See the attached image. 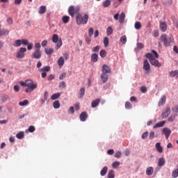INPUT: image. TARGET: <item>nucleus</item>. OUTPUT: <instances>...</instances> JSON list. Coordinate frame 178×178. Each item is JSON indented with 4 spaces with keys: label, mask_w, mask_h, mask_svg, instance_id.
I'll return each instance as SVG.
<instances>
[{
    "label": "nucleus",
    "mask_w": 178,
    "mask_h": 178,
    "mask_svg": "<svg viewBox=\"0 0 178 178\" xmlns=\"http://www.w3.org/2000/svg\"><path fill=\"white\" fill-rule=\"evenodd\" d=\"M76 24H87L88 23V15L85 14L83 16L81 14H77L76 16Z\"/></svg>",
    "instance_id": "f257e3e1"
},
{
    "label": "nucleus",
    "mask_w": 178,
    "mask_h": 178,
    "mask_svg": "<svg viewBox=\"0 0 178 178\" xmlns=\"http://www.w3.org/2000/svg\"><path fill=\"white\" fill-rule=\"evenodd\" d=\"M145 58H147V59H149V63L152 65V66H156V67H161V66H162L161 63H159L158 60L154 58V56L152 55V54L151 53L146 54Z\"/></svg>",
    "instance_id": "f03ea898"
},
{
    "label": "nucleus",
    "mask_w": 178,
    "mask_h": 178,
    "mask_svg": "<svg viewBox=\"0 0 178 178\" xmlns=\"http://www.w3.org/2000/svg\"><path fill=\"white\" fill-rule=\"evenodd\" d=\"M26 87H28L25 90L26 92H31V91H33V90L37 88L38 85L37 83H35L33 80L27 79L26 80Z\"/></svg>",
    "instance_id": "7ed1b4c3"
},
{
    "label": "nucleus",
    "mask_w": 178,
    "mask_h": 178,
    "mask_svg": "<svg viewBox=\"0 0 178 178\" xmlns=\"http://www.w3.org/2000/svg\"><path fill=\"white\" fill-rule=\"evenodd\" d=\"M52 42L56 44V49H59L62 47V39H59V36L57 34H54L51 38Z\"/></svg>",
    "instance_id": "20e7f679"
},
{
    "label": "nucleus",
    "mask_w": 178,
    "mask_h": 178,
    "mask_svg": "<svg viewBox=\"0 0 178 178\" xmlns=\"http://www.w3.org/2000/svg\"><path fill=\"white\" fill-rule=\"evenodd\" d=\"M80 12V7L70 6L68 8V13L71 17H74V15H77Z\"/></svg>",
    "instance_id": "39448f33"
},
{
    "label": "nucleus",
    "mask_w": 178,
    "mask_h": 178,
    "mask_svg": "<svg viewBox=\"0 0 178 178\" xmlns=\"http://www.w3.org/2000/svg\"><path fill=\"white\" fill-rule=\"evenodd\" d=\"M161 40L163 42L164 46L170 47V44L172 43V38H168L166 35H161Z\"/></svg>",
    "instance_id": "423d86ee"
},
{
    "label": "nucleus",
    "mask_w": 178,
    "mask_h": 178,
    "mask_svg": "<svg viewBox=\"0 0 178 178\" xmlns=\"http://www.w3.org/2000/svg\"><path fill=\"white\" fill-rule=\"evenodd\" d=\"M24 52H27L26 47H21L20 49L17 52L16 58L18 59H23L24 58Z\"/></svg>",
    "instance_id": "0eeeda50"
},
{
    "label": "nucleus",
    "mask_w": 178,
    "mask_h": 178,
    "mask_svg": "<svg viewBox=\"0 0 178 178\" xmlns=\"http://www.w3.org/2000/svg\"><path fill=\"white\" fill-rule=\"evenodd\" d=\"M170 115V107L167 106L165 109L162 112L161 117L162 119H166Z\"/></svg>",
    "instance_id": "6e6552de"
},
{
    "label": "nucleus",
    "mask_w": 178,
    "mask_h": 178,
    "mask_svg": "<svg viewBox=\"0 0 178 178\" xmlns=\"http://www.w3.org/2000/svg\"><path fill=\"white\" fill-rule=\"evenodd\" d=\"M143 69L145 70L146 73H149V72H151V67L149 63H148V60H145L143 61Z\"/></svg>",
    "instance_id": "1a4fd4ad"
},
{
    "label": "nucleus",
    "mask_w": 178,
    "mask_h": 178,
    "mask_svg": "<svg viewBox=\"0 0 178 178\" xmlns=\"http://www.w3.org/2000/svg\"><path fill=\"white\" fill-rule=\"evenodd\" d=\"M162 131L163 134L165 135L166 140H168V138H169V137L170 136V134H172V130L167 127L163 128Z\"/></svg>",
    "instance_id": "9d476101"
},
{
    "label": "nucleus",
    "mask_w": 178,
    "mask_h": 178,
    "mask_svg": "<svg viewBox=\"0 0 178 178\" xmlns=\"http://www.w3.org/2000/svg\"><path fill=\"white\" fill-rule=\"evenodd\" d=\"M42 55V53L41 51L35 50V51L33 53V58L34 59H40Z\"/></svg>",
    "instance_id": "9b49d317"
},
{
    "label": "nucleus",
    "mask_w": 178,
    "mask_h": 178,
    "mask_svg": "<svg viewBox=\"0 0 178 178\" xmlns=\"http://www.w3.org/2000/svg\"><path fill=\"white\" fill-rule=\"evenodd\" d=\"M88 118V114H87V112L86 111L82 112L79 116V119L81 122H86Z\"/></svg>",
    "instance_id": "f8f14e48"
},
{
    "label": "nucleus",
    "mask_w": 178,
    "mask_h": 178,
    "mask_svg": "<svg viewBox=\"0 0 178 178\" xmlns=\"http://www.w3.org/2000/svg\"><path fill=\"white\" fill-rule=\"evenodd\" d=\"M101 102V99L97 98L95 100H93L91 103L92 108H97L98 105H99V103Z\"/></svg>",
    "instance_id": "ddd939ff"
},
{
    "label": "nucleus",
    "mask_w": 178,
    "mask_h": 178,
    "mask_svg": "<svg viewBox=\"0 0 178 178\" xmlns=\"http://www.w3.org/2000/svg\"><path fill=\"white\" fill-rule=\"evenodd\" d=\"M102 73H111V67L106 65H104L102 67Z\"/></svg>",
    "instance_id": "4468645a"
},
{
    "label": "nucleus",
    "mask_w": 178,
    "mask_h": 178,
    "mask_svg": "<svg viewBox=\"0 0 178 178\" xmlns=\"http://www.w3.org/2000/svg\"><path fill=\"white\" fill-rule=\"evenodd\" d=\"M166 102V96L163 95L160 99V101L159 102V106H163V105H165Z\"/></svg>",
    "instance_id": "2eb2a0df"
},
{
    "label": "nucleus",
    "mask_w": 178,
    "mask_h": 178,
    "mask_svg": "<svg viewBox=\"0 0 178 178\" xmlns=\"http://www.w3.org/2000/svg\"><path fill=\"white\" fill-rule=\"evenodd\" d=\"M146 175L147 176H152L154 175V168L152 167H149L146 170Z\"/></svg>",
    "instance_id": "dca6fc26"
},
{
    "label": "nucleus",
    "mask_w": 178,
    "mask_h": 178,
    "mask_svg": "<svg viewBox=\"0 0 178 178\" xmlns=\"http://www.w3.org/2000/svg\"><path fill=\"white\" fill-rule=\"evenodd\" d=\"M57 63L60 67H62L65 65V58L63 57H60L57 61Z\"/></svg>",
    "instance_id": "f3484780"
},
{
    "label": "nucleus",
    "mask_w": 178,
    "mask_h": 178,
    "mask_svg": "<svg viewBox=\"0 0 178 178\" xmlns=\"http://www.w3.org/2000/svg\"><path fill=\"white\" fill-rule=\"evenodd\" d=\"M45 12H47V6H41L39 8L38 13H39L40 15H44V13H45Z\"/></svg>",
    "instance_id": "a211bd4d"
},
{
    "label": "nucleus",
    "mask_w": 178,
    "mask_h": 178,
    "mask_svg": "<svg viewBox=\"0 0 178 178\" xmlns=\"http://www.w3.org/2000/svg\"><path fill=\"white\" fill-rule=\"evenodd\" d=\"M156 149L160 154H162L163 152V148L162 146H161V143H156Z\"/></svg>",
    "instance_id": "6ab92c4d"
},
{
    "label": "nucleus",
    "mask_w": 178,
    "mask_h": 178,
    "mask_svg": "<svg viewBox=\"0 0 178 178\" xmlns=\"http://www.w3.org/2000/svg\"><path fill=\"white\" fill-rule=\"evenodd\" d=\"M108 76L106 73L102 72L101 79L103 83H106L108 81Z\"/></svg>",
    "instance_id": "aec40b11"
},
{
    "label": "nucleus",
    "mask_w": 178,
    "mask_h": 178,
    "mask_svg": "<svg viewBox=\"0 0 178 178\" xmlns=\"http://www.w3.org/2000/svg\"><path fill=\"white\" fill-rule=\"evenodd\" d=\"M160 29H161V31L165 32V31H166V30L168 29V25L165 22H161L160 24Z\"/></svg>",
    "instance_id": "412c9836"
},
{
    "label": "nucleus",
    "mask_w": 178,
    "mask_h": 178,
    "mask_svg": "<svg viewBox=\"0 0 178 178\" xmlns=\"http://www.w3.org/2000/svg\"><path fill=\"white\" fill-rule=\"evenodd\" d=\"M165 123H166V122L165 121H161L157 124H156L154 127L153 129H158V127H163V126H165Z\"/></svg>",
    "instance_id": "4be33fe9"
},
{
    "label": "nucleus",
    "mask_w": 178,
    "mask_h": 178,
    "mask_svg": "<svg viewBox=\"0 0 178 178\" xmlns=\"http://www.w3.org/2000/svg\"><path fill=\"white\" fill-rule=\"evenodd\" d=\"M91 60L94 62V63L98 62V54L94 53L91 55Z\"/></svg>",
    "instance_id": "5701e85b"
},
{
    "label": "nucleus",
    "mask_w": 178,
    "mask_h": 178,
    "mask_svg": "<svg viewBox=\"0 0 178 178\" xmlns=\"http://www.w3.org/2000/svg\"><path fill=\"white\" fill-rule=\"evenodd\" d=\"M166 163V161L164 158H160L158 161L159 166L161 167L163 166Z\"/></svg>",
    "instance_id": "b1692460"
},
{
    "label": "nucleus",
    "mask_w": 178,
    "mask_h": 178,
    "mask_svg": "<svg viewBox=\"0 0 178 178\" xmlns=\"http://www.w3.org/2000/svg\"><path fill=\"white\" fill-rule=\"evenodd\" d=\"M106 173H108V167L107 166H104L102 170L100 172V175L101 176H105V175H106Z\"/></svg>",
    "instance_id": "393cba45"
},
{
    "label": "nucleus",
    "mask_w": 178,
    "mask_h": 178,
    "mask_svg": "<svg viewBox=\"0 0 178 178\" xmlns=\"http://www.w3.org/2000/svg\"><path fill=\"white\" fill-rule=\"evenodd\" d=\"M170 77H178V70L171 71L169 73Z\"/></svg>",
    "instance_id": "a878e982"
},
{
    "label": "nucleus",
    "mask_w": 178,
    "mask_h": 178,
    "mask_svg": "<svg viewBox=\"0 0 178 178\" xmlns=\"http://www.w3.org/2000/svg\"><path fill=\"white\" fill-rule=\"evenodd\" d=\"M60 97V93L59 92L54 93L51 95V99H52L53 101H55V99H58V98H59Z\"/></svg>",
    "instance_id": "bb28decb"
},
{
    "label": "nucleus",
    "mask_w": 178,
    "mask_h": 178,
    "mask_svg": "<svg viewBox=\"0 0 178 178\" xmlns=\"http://www.w3.org/2000/svg\"><path fill=\"white\" fill-rule=\"evenodd\" d=\"M53 106L54 109H59V108H60V103H59V100L55 101L53 103Z\"/></svg>",
    "instance_id": "cd10ccee"
},
{
    "label": "nucleus",
    "mask_w": 178,
    "mask_h": 178,
    "mask_svg": "<svg viewBox=\"0 0 178 178\" xmlns=\"http://www.w3.org/2000/svg\"><path fill=\"white\" fill-rule=\"evenodd\" d=\"M70 20V17L67 15L63 16L62 18V21L65 24H66L67 23H69Z\"/></svg>",
    "instance_id": "c85d7f7f"
},
{
    "label": "nucleus",
    "mask_w": 178,
    "mask_h": 178,
    "mask_svg": "<svg viewBox=\"0 0 178 178\" xmlns=\"http://www.w3.org/2000/svg\"><path fill=\"white\" fill-rule=\"evenodd\" d=\"M125 18H126V14H124V13H121L120 15V19H119L120 23H123V22H124Z\"/></svg>",
    "instance_id": "c756f323"
},
{
    "label": "nucleus",
    "mask_w": 178,
    "mask_h": 178,
    "mask_svg": "<svg viewBox=\"0 0 178 178\" xmlns=\"http://www.w3.org/2000/svg\"><path fill=\"white\" fill-rule=\"evenodd\" d=\"M17 138L19 140H22V138H24V132L20 131L16 135Z\"/></svg>",
    "instance_id": "7c9ffc66"
},
{
    "label": "nucleus",
    "mask_w": 178,
    "mask_h": 178,
    "mask_svg": "<svg viewBox=\"0 0 178 178\" xmlns=\"http://www.w3.org/2000/svg\"><path fill=\"white\" fill-rule=\"evenodd\" d=\"M84 94H86V88H81L79 90V98H83Z\"/></svg>",
    "instance_id": "2f4dec72"
},
{
    "label": "nucleus",
    "mask_w": 178,
    "mask_h": 178,
    "mask_svg": "<svg viewBox=\"0 0 178 178\" xmlns=\"http://www.w3.org/2000/svg\"><path fill=\"white\" fill-rule=\"evenodd\" d=\"M111 34H113V29L111 26H108L106 29V35H111Z\"/></svg>",
    "instance_id": "473e14b6"
},
{
    "label": "nucleus",
    "mask_w": 178,
    "mask_h": 178,
    "mask_svg": "<svg viewBox=\"0 0 178 178\" xmlns=\"http://www.w3.org/2000/svg\"><path fill=\"white\" fill-rule=\"evenodd\" d=\"M108 178H115V171L110 170L108 173Z\"/></svg>",
    "instance_id": "72a5a7b5"
},
{
    "label": "nucleus",
    "mask_w": 178,
    "mask_h": 178,
    "mask_svg": "<svg viewBox=\"0 0 178 178\" xmlns=\"http://www.w3.org/2000/svg\"><path fill=\"white\" fill-rule=\"evenodd\" d=\"M51 70V67L49 66H45L42 68L39 69V72H49Z\"/></svg>",
    "instance_id": "f704fd0d"
},
{
    "label": "nucleus",
    "mask_w": 178,
    "mask_h": 178,
    "mask_svg": "<svg viewBox=\"0 0 178 178\" xmlns=\"http://www.w3.org/2000/svg\"><path fill=\"white\" fill-rule=\"evenodd\" d=\"M44 52L47 55H51V54H54V49H48V48H46L44 49Z\"/></svg>",
    "instance_id": "c9c22d12"
},
{
    "label": "nucleus",
    "mask_w": 178,
    "mask_h": 178,
    "mask_svg": "<svg viewBox=\"0 0 178 178\" xmlns=\"http://www.w3.org/2000/svg\"><path fill=\"white\" fill-rule=\"evenodd\" d=\"M119 166H120V162H119V161H115L112 163V168L113 169H118V168H119Z\"/></svg>",
    "instance_id": "e433bc0d"
},
{
    "label": "nucleus",
    "mask_w": 178,
    "mask_h": 178,
    "mask_svg": "<svg viewBox=\"0 0 178 178\" xmlns=\"http://www.w3.org/2000/svg\"><path fill=\"white\" fill-rule=\"evenodd\" d=\"M177 116V114H175V115H173L170 116V117L168 118V122H170L172 123V122H174V121H175V120L176 119Z\"/></svg>",
    "instance_id": "4c0bfd02"
},
{
    "label": "nucleus",
    "mask_w": 178,
    "mask_h": 178,
    "mask_svg": "<svg viewBox=\"0 0 178 178\" xmlns=\"http://www.w3.org/2000/svg\"><path fill=\"white\" fill-rule=\"evenodd\" d=\"M134 28L136 29V30H140L141 29V22H135Z\"/></svg>",
    "instance_id": "58836bf2"
},
{
    "label": "nucleus",
    "mask_w": 178,
    "mask_h": 178,
    "mask_svg": "<svg viewBox=\"0 0 178 178\" xmlns=\"http://www.w3.org/2000/svg\"><path fill=\"white\" fill-rule=\"evenodd\" d=\"M19 106H26V105H29V100L25 99L19 103Z\"/></svg>",
    "instance_id": "ea45409f"
},
{
    "label": "nucleus",
    "mask_w": 178,
    "mask_h": 178,
    "mask_svg": "<svg viewBox=\"0 0 178 178\" xmlns=\"http://www.w3.org/2000/svg\"><path fill=\"white\" fill-rule=\"evenodd\" d=\"M22 45V40H17L14 42L13 46L14 47H20Z\"/></svg>",
    "instance_id": "a19ab883"
},
{
    "label": "nucleus",
    "mask_w": 178,
    "mask_h": 178,
    "mask_svg": "<svg viewBox=\"0 0 178 178\" xmlns=\"http://www.w3.org/2000/svg\"><path fill=\"white\" fill-rule=\"evenodd\" d=\"M120 42L123 44H126V42H127V37H126V35L122 36L120 38Z\"/></svg>",
    "instance_id": "79ce46f5"
},
{
    "label": "nucleus",
    "mask_w": 178,
    "mask_h": 178,
    "mask_svg": "<svg viewBox=\"0 0 178 178\" xmlns=\"http://www.w3.org/2000/svg\"><path fill=\"white\" fill-rule=\"evenodd\" d=\"M152 55L154 56V58H156V59H158L159 58V54H158V52L155 50H152Z\"/></svg>",
    "instance_id": "37998d69"
},
{
    "label": "nucleus",
    "mask_w": 178,
    "mask_h": 178,
    "mask_svg": "<svg viewBox=\"0 0 178 178\" xmlns=\"http://www.w3.org/2000/svg\"><path fill=\"white\" fill-rule=\"evenodd\" d=\"M172 177L173 178L178 177V168L172 171Z\"/></svg>",
    "instance_id": "c03bdc74"
},
{
    "label": "nucleus",
    "mask_w": 178,
    "mask_h": 178,
    "mask_svg": "<svg viewBox=\"0 0 178 178\" xmlns=\"http://www.w3.org/2000/svg\"><path fill=\"white\" fill-rule=\"evenodd\" d=\"M104 44L106 47L109 45V38L108 37L104 38Z\"/></svg>",
    "instance_id": "a18cd8bd"
},
{
    "label": "nucleus",
    "mask_w": 178,
    "mask_h": 178,
    "mask_svg": "<svg viewBox=\"0 0 178 178\" xmlns=\"http://www.w3.org/2000/svg\"><path fill=\"white\" fill-rule=\"evenodd\" d=\"M111 5V1L110 0H106L105 1H104L103 3V6L104 8H108V6H109Z\"/></svg>",
    "instance_id": "49530a36"
},
{
    "label": "nucleus",
    "mask_w": 178,
    "mask_h": 178,
    "mask_svg": "<svg viewBox=\"0 0 178 178\" xmlns=\"http://www.w3.org/2000/svg\"><path fill=\"white\" fill-rule=\"evenodd\" d=\"M125 108L127 109H131V108H133V105H131V103H130V102H127L125 103Z\"/></svg>",
    "instance_id": "de8ad7c7"
},
{
    "label": "nucleus",
    "mask_w": 178,
    "mask_h": 178,
    "mask_svg": "<svg viewBox=\"0 0 178 178\" xmlns=\"http://www.w3.org/2000/svg\"><path fill=\"white\" fill-rule=\"evenodd\" d=\"M9 99V96H8L7 95H3L1 96V100L3 101V102H5L6 101H8Z\"/></svg>",
    "instance_id": "09e8293b"
},
{
    "label": "nucleus",
    "mask_w": 178,
    "mask_h": 178,
    "mask_svg": "<svg viewBox=\"0 0 178 178\" xmlns=\"http://www.w3.org/2000/svg\"><path fill=\"white\" fill-rule=\"evenodd\" d=\"M101 58H105L106 56V51L105 50H101L99 52Z\"/></svg>",
    "instance_id": "8fccbe9b"
},
{
    "label": "nucleus",
    "mask_w": 178,
    "mask_h": 178,
    "mask_svg": "<svg viewBox=\"0 0 178 178\" xmlns=\"http://www.w3.org/2000/svg\"><path fill=\"white\" fill-rule=\"evenodd\" d=\"M35 51H41V44L36 43L35 44Z\"/></svg>",
    "instance_id": "3c124183"
},
{
    "label": "nucleus",
    "mask_w": 178,
    "mask_h": 178,
    "mask_svg": "<svg viewBox=\"0 0 178 178\" xmlns=\"http://www.w3.org/2000/svg\"><path fill=\"white\" fill-rule=\"evenodd\" d=\"M59 87L63 90V88H66V82L62 81L59 83Z\"/></svg>",
    "instance_id": "603ef678"
},
{
    "label": "nucleus",
    "mask_w": 178,
    "mask_h": 178,
    "mask_svg": "<svg viewBox=\"0 0 178 178\" xmlns=\"http://www.w3.org/2000/svg\"><path fill=\"white\" fill-rule=\"evenodd\" d=\"M154 137H155V132L151 131V132L149 134V140H153V138H154Z\"/></svg>",
    "instance_id": "864d4df0"
},
{
    "label": "nucleus",
    "mask_w": 178,
    "mask_h": 178,
    "mask_svg": "<svg viewBox=\"0 0 178 178\" xmlns=\"http://www.w3.org/2000/svg\"><path fill=\"white\" fill-rule=\"evenodd\" d=\"M28 130L29 133H34L35 131V127L34 126H30Z\"/></svg>",
    "instance_id": "5fc2aeb1"
},
{
    "label": "nucleus",
    "mask_w": 178,
    "mask_h": 178,
    "mask_svg": "<svg viewBox=\"0 0 178 178\" xmlns=\"http://www.w3.org/2000/svg\"><path fill=\"white\" fill-rule=\"evenodd\" d=\"M100 48L101 47L99 46H96V47H93L92 51V52H99Z\"/></svg>",
    "instance_id": "6e6d98bb"
},
{
    "label": "nucleus",
    "mask_w": 178,
    "mask_h": 178,
    "mask_svg": "<svg viewBox=\"0 0 178 178\" xmlns=\"http://www.w3.org/2000/svg\"><path fill=\"white\" fill-rule=\"evenodd\" d=\"M92 34H94V29L90 28L88 29V35H89V37H92Z\"/></svg>",
    "instance_id": "4d7b16f0"
},
{
    "label": "nucleus",
    "mask_w": 178,
    "mask_h": 178,
    "mask_svg": "<svg viewBox=\"0 0 178 178\" xmlns=\"http://www.w3.org/2000/svg\"><path fill=\"white\" fill-rule=\"evenodd\" d=\"M115 158H120L122 156V152H116L114 154Z\"/></svg>",
    "instance_id": "13d9d810"
},
{
    "label": "nucleus",
    "mask_w": 178,
    "mask_h": 178,
    "mask_svg": "<svg viewBox=\"0 0 178 178\" xmlns=\"http://www.w3.org/2000/svg\"><path fill=\"white\" fill-rule=\"evenodd\" d=\"M148 134H149L148 131L144 132L141 136L143 140H145V138H147V137H148Z\"/></svg>",
    "instance_id": "bf43d9fd"
},
{
    "label": "nucleus",
    "mask_w": 178,
    "mask_h": 178,
    "mask_svg": "<svg viewBox=\"0 0 178 178\" xmlns=\"http://www.w3.org/2000/svg\"><path fill=\"white\" fill-rule=\"evenodd\" d=\"M13 89H14V91H15V92H19L20 90V87L17 85H15L14 86Z\"/></svg>",
    "instance_id": "052dcab7"
},
{
    "label": "nucleus",
    "mask_w": 178,
    "mask_h": 178,
    "mask_svg": "<svg viewBox=\"0 0 178 178\" xmlns=\"http://www.w3.org/2000/svg\"><path fill=\"white\" fill-rule=\"evenodd\" d=\"M66 77V72H63L62 73L60 76H59V79L60 80H63V79H65Z\"/></svg>",
    "instance_id": "680f3d73"
},
{
    "label": "nucleus",
    "mask_w": 178,
    "mask_h": 178,
    "mask_svg": "<svg viewBox=\"0 0 178 178\" xmlns=\"http://www.w3.org/2000/svg\"><path fill=\"white\" fill-rule=\"evenodd\" d=\"M55 79V75L54 74H50L48 77H47V80L49 81H51V80H54Z\"/></svg>",
    "instance_id": "e2e57ef3"
},
{
    "label": "nucleus",
    "mask_w": 178,
    "mask_h": 178,
    "mask_svg": "<svg viewBox=\"0 0 178 178\" xmlns=\"http://www.w3.org/2000/svg\"><path fill=\"white\" fill-rule=\"evenodd\" d=\"M47 45H48V41L47 40H43L42 42V47L43 48H45V47H47Z\"/></svg>",
    "instance_id": "0e129e2a"
},
{
    "label": "nucleus",
    "mask_w": 178,
    "mask_h": 178,
    "mask_svg": "<svg viewBox=\"0 0 178 178\" xmlns=\"http://www.w3.org/2000/svg\"><path fill=\"white\" fill-rule=\"evenodd\" d=\"M27 49L28 51H31V49H33V43H28L27 44Z\"/></svg>",
    "instance_id": "69168bd1"
},
{
    "label": "nucleus",
    "mask_w": 178,
    "mask_h": 178,
    "mask_svg": "<svg viewBox=\"0 0 178 178\" xmlns=\"http://www.w3.org/2000/svg\"><path fill=\"white\" fill-rule=\"evenodd\" d=\"M21 41H22V44L23 45H28L29 44V41L26 39L25 40H21Z\"/></svg>",
    "instance_id": "338daca9"
},
{
    "label": "nucleus",
    "mask_w": 178,
    "mask_h": 178,
    "mask_svg": "<svg viewBox=\"0 0 178 178\" xmlns=\"http://www.w3.org/2000/svg\"><path fill=\"white\" fill-rule=\"evenodd\" d=\"M172 109L173 112H175L176 113H178V106H174Z\"/></svg>",
    "instance_id": "774afa93"
}]
</instances>
